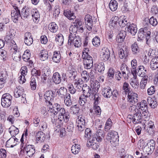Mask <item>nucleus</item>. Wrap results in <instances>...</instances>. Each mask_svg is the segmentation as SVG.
Here are the masks:
<instances>
[{"instance_id":"de8ad7c7","label":"nucleus","mask_w":158,"mask_h":158,"mask_svg":"<svg viewBox=\"0 0 158 158\" xmlns=\"http://www.w3.org/2000/svg\"><path fill=\"white\" fill-rule=\"evenodd\" d=\"M88 121L87 119H85V117L82 115H81L77 117V118L76 120V122L84 124H85Z\"/></svg>"},{"instance_id":"39448f33","label":"nucleus","mask_w":158,"mask_h":158,"mask_svg":"<svg viewBox=\"0 0 158 158\" xmlns=\"http://www.w3.org/2000/svg\"><path fill=\"white\" fill-rule=\"evenodd\" d=\"M15 98L20 97L21 102L25 103L26 102V94H24V89L22 87L19 86L16 87L14 92Z\"/></svg>"},{"instance_id":"4d7b16f0","label":"nucleus","mask_w":158,"mask_h":158,"mask_svg":"<svg viewBox=\"0 0 158 158\" xmlns=\"http://www.w3.org/2000/svg\"><path fill=\"white\" fill-rule=\"evenodd\" d=\"M9 45L10 48V50L12 51L14 50L15 51H17L18 48L14 40H11L9 41Z\"/></svg>"},{"instance_id":"393cba45","label":"nucleus","mask_w":158,"mask_h":158,"mask_svg":"<svg viewBox=\"0 0 158 158\" xmlns=\"http://www.w3.org/2000/svg\"><path fill=\"white\" fill-rule=\"evenodd\" d=\"M147 68L144 65H140L138 67V75L142 77L148 76L146 74Z\"/></svg>"},{"instance_id":"f03ea898","label":"nucleus","mask_w":158,"mask_h":158,"mask_svg":"<svg viewBox=\"0 0 158 158\" xmlns=\"http://www.w3.org/2000/svg\"><path fill=\"white\" fill-rule=\"evenodd\" d=\"M69 117V113L66 111L64 108H61L58 117L56 115H54L52 117V122L55 124L56 127L59 128L62 126L64 122L67 123L68 122Z\"/></svg>"},{"instance_id":"79ce46f5","label":"nucleus","mask_w":158,"mask_h":158,"mask_svg":"<svg viewBox=\"0 0 158 158\" xmlns=\"http://www.w3.org/2000/svg\"><path fill=\"white\" fill-rule=\"evenodd\" d=\"M132 52L133 54H137L139 52V48L136 42H135L131 46Z\"/></svg>"},{"instance_id":"f3484780","label":"nucleus","mask_w":158,"mask_h":158,"mask_svg":"<svg viewBox=\"0 0 158 158\" xmlns=\"http://www.w3.org/2000/svg\"><path fill=\"white\" fill-rule=\"evenodd\" d=\"M147 101L148 103L152 108L154 109L157 107V103L155 96H154L152 98L150 96L148 97Z\"/></svg>"},{"instance_id":"3c124183","label":"nucleus","mask_w":158,"mask_h":158,"mask_svg":"<svg viewBox=\"0 0 158 158\" xmlns=\"http://www.w3.org/2000/svg\"><path fill=\"white\" fill-rule=\"evenodd\" d=\"M96 70L101 73L103 72L105 70L104 64L103 63H99L96 67Z\"/></svg>"},{"instance_id":"aec40b11","label":"nucleus","mask_w":158,"mask_h":158,"mask_svg":"<svg viewBox=\"0 0 158 158\" xmlns=\"http://www.w3.org/2000/svg\"><path fill=\"white\" fill-rule=\"evenodd\" d=\"M31 8L25 7L23 8L21 10V18H26L31 15Z\"/></svg>"},{"instance_id":"c03bdc74","label":"nucleus","mask_w":158,"mask_h":158,"mask_svg":"<svg viewBox=\"0 0 158 158\" xmlns=\"http://www.w3.org/2000/svg\"><path fill=\"white\" fill-rule=\"evenodd\" d=\"M118 55L119 57L121 59L124 58H126L128 56V52L127 51H125L123 49H120L119 50Z\"/></svg>"},{"instance_id":"7ed1b4c3","label":"nucleus","mask_w":158,"mask_h":158,"mask_svg":"<svg viewBox=\"0 0 158 158\" xmlns=\"http://www.w3.org/2000/svg\"><path fill=\"white\" fill-rule=\"evenodd\" d=\"M68 44H73L75 47L79 48L82 44L81 38L80 36L75 35H69Z\"/></svg>"},{"instance_id":"603ef678","label":"nucleus","mask_w":158,"mask_h":158,"mask_svg":"<svg viewBox=\"0 0 158 158\" xmlns=\"http://www.w3.org/2000/svg\"><path fill=\"white\" fill-rule=\"evenodd\" d=\"M78 27L74 24L72 25L69 28V35H75L78 31Z\"/></svg>"},{"instance_id":"5fc2aeb1","label":"nucleus","mask_w":158,"mask_h":158,"mask_svg":"<svg viewBox=\"0 0 158 158\" xmlns=\"http://www.w3.org/2000/svg\"><path fill=\"white\" fill-rule=\"evenodd\" d=\"M73 81L74 85L75 87H77L78 89L79 88V87L81 88V86L80 85L83 83V81L81 79H75Z\"/></svg>"},{"instance_id":"864d4df0","label":"nucleus","mask_w":158,"mask_h":158,"mask_svg":"<svg viewBox=\"0 0 158 158\" xmlns=\"http://www.w3.org/2000/svg\"><path fill=\"white\" fill-rule=\"evenodd\" d=\"M100 42V38L98 36H96L92 40V44L95 47L99 46Z\"/></svg>"},{"instance_id":"c9c22d12","label":"nucleus","mask_w":158,"mask_h":158,"mask_svg":"<svg viewBox=\"0 0 158 158\" xmlns=\"http://www.w3.org/2000/svg\"><path fill=\"white\" fill-rule=\"evenodd\" d=\"M19 130L18 129L14 126H12L9 128V133L12 136L15 137V135L19 133Z\"/></svg>"},{"instance_id":"a19ab883","label":"nucleus","mask_w":158,"mask_h":158,"mask_svg":"<svg viewBox=\"0 0 158 158\" xmlns=\"http://www.w3.org/2000/svg\"><path fill=\"white\" fill-rule=\"evenodd\" d=\"M148 81V76L142 77L139 85L141 89H143L145 88Z\"/></svg>"},{"instance_id":"0eeeda50","label":"nucleus","mask_w":158,"mask_h":158,"mask_svg":"<svg viewBox=\"0 0 158 158\" xmlns=\"http://www.w3.org/2000/svg\"><path fill=\"white\" fill-rule=\"evenodd\" d=\"M49 106V110L48 111L52 113V117H53L54 115H56L58 112H59L61 108L60 104L58 103H54L53 104L52 103L49 105H48Z\"/></svg>"},{"instance_id":"b1692460","label":"nucleus","mask_w":158,"mask_h":158,"mask_svg":"<svg viewBox=\"0 0 158 158\" xmlns=\"http://www.w3.org/2000/svg\"><path fill=\"white\" fill-rule=\"evenodd\" d=\"M112 90L109 87L104 88L102 89V94L105 98H110L112 96Z\"/></svg>"},{"instance_id":"a878e982","label":"nucleus","mask_w":158,"mask_h":158,"mask_svg":"<svg viewBox=\"0 0 158 158\" xmlns=\"http://www.w3.org/2000/svg\"><path fill=\"white\" fill-rule=\"evenodd\" d=\"M97 141L95 140L91 139L87 141V146L90 147L94 150H96L99 147V143H97Z\"/></svg>"},{"instance_id":"680f3d73","label":"nucleus","mask_w":158,"mask_h":158,"mask_svg":"<svg viewBox=\"0 0 158 158\" xmlns=\"http://www.w3.org/2000/svg\"><path fill=\"white\" fill-rule=\"evenodd\" d=\"M30 85L32 90H35L36 87V80L33 77L31 78V80L30 82Z\"/></svg>"},{"instance_id":"ea45409f","label":"nucleus","mask_w":158,"mask_h":158,"mask_svg":"<svg viewBox=\"0 0 158 158\" xmlns=\"http://www.w3.org/2000/svg\"><path fill=\"white\" fill-rule=\"evenodd\" d=\"M109 6L110 10L114 11L117 9L118 4L116 1L114 0H111L109 4Z\"/></svg>"},{"instance_id":"6ab92c4d","label":"nucleus","mask_w":158,"mask_h":158,"mask_svg":"<svg viewBox=\"0 0 158 158\" xmlns=\"http://www.w3.org/2000/svg\"><path fill=\"white\" fill-rule=\"evenodd\" d=\"M150 67L152 70L158 69V56L153 58L150 62Z\"/></svg>"},{"instance_id":"bf43d9fd","label":"nucleus","mask_w":158,"mask_h":158,"mask_svg":"<svg viewBox=\"0 0 158 158\" xmlns=\"http://www.w3.org/2000/svg\"><path fill=\"white\" fill-rule=\"evenodd\" d=\"M148 127L149 129L148 130V132L150 134H151V131L152 132L153 130L155 128V126L154 123V122L151 121H149L148 123ZM148 130V129H147Z\"/></svg>"},{"instance_id":"2f4dec72","label":"nucleus","mask_w":158,"mask_h":158,"mask_svg":"<svg viewBox=\"0 0 158 158\" xmlns=\"http://www.w3.org/2000/svg\"><path fill=\"white\" fill-rule=\"evenodd\" d=\"M35 137L37 140L43 142L45 139V134L42 131H39L36 133Z\"/></svg>"},{"instance_id":"1a4fd4ad","label":"nucleus","mask_w":158,"mask_h":158,"mask_svg":"<svg viewBox=\"0 0 158 158\" xmlns=\"http://www.w3.org/2000/svg\"><path fill=\"white\" fill-rule=\"evenodd\" d=\"M23 149L24 152H25L27 155L30 157L32 156L35 152V147L32 145H25Z\"/></svg>"},{"instance_id":"0e129e2a","label":"nucleus","mask_w":158,"mask_h":158,"mask_svg":"<svg viewBox=\"0 0 158 158\" xmlns=\"http://www.w3.org/2000/svg\"><path fill=\"white\" fill-rule=\"evenodd\" d=\"M92 133L90 129L89 128H86L85 131V137L86 138L89 139V140H91V138H92L91 136Z\"/></svg>"},{"instance_id":"4468645a","label":"nucleus","mask_w":158,"mask_h":158,"mask_svg":"<svg viewBox=\"0 0 158 158\" xmlns=\"http://www.w3.org/2000/svg\"><path fill=\"white\" fill-rule=\"evenodd\" d=\"M31 14L33 21L35 23H38L40 18V14L38 10L36 9H32Z\"/></svg>"},{"instance_id":"20e7f679","label":"nucleus","mask_w":158,"mask_h":158,"mask_svg":"<svg viewBox=\"0 0 158 158\" xmlns=\"http://www.w3.org/2000/svg\"><path fill=\"white\" fill-rule=\"evenodd\" d=\"M107 139L110 141L113 146H116L118 141V136L117 132L114 131H109L107 135Z\"/></svg>"},{"instance_id":"473e14b6","label":"nucleus","mask_w":158,"mask_h":158,"mask_svg":"<svg viewBox=\"0 0 158 158\" xmlns=\"http://www.w3.org/2000/svg\"><path fill=\"white\" fill-rule=\"evenodd\" d=\"M139 106L140 108L139 109H140L141 111H148V103L146 100H143L141 101L139 105Z\"/></svg>"},{"instance_id":"c85d7f7f","label":"nucleus","mask_w":158,"mask_h":158,"mask_svg":"<svg viewBox=\"0 0 158 158\" xmlns=\"http://www.w3.org/2000/svg\"><path fill=\"white\" fill-rule=\"evenodd\" d=\"M52 79L53 82L56 84L60 83L61 81V78L60 74L58 72L53 73Z\"/></svg>"},{"instance_id":"4c0bfd02","label":"nucleus","mask_w":158,"mask_h":158,"mask_svg":"<svg viewBox=\"0 0 158 158\" xmlns=\"http://www.w3.org/2000/svg\"><path fill=\"white\" fill-rule=\"evenodd\" d=\"M39 56L40 59L42 61H44L48 58V52L45 50H42L39 54Z\"/></svg>"},{"instance_id":"e2e57ef3","label":"nucleus","mask_w":158,"mask_h":158,"mask_svg":"<svg viewBox=\"0 0 158 158\" xmlns=\"http://www.w3.org/2000/svg\"><path fill=\"white\" fill-rule=\"evenodd\" d=\"M156 89L155 86L152 85L147 89V94L149 95H153L156 92Z\"/></svg>"},{"instance_id":"49530a36","label":"nucleus","mask_w":158,"mask_h":158,"mask_svg":"<svg viewBox=\"0 0 158 158\" xmlns=\"http://www.w3.org/2000/svg\"><path fill=\"white\" fill-rule=\"evenodd\" d=\"M88 121L87 119H85V117L82 115H81L77 117V118L76 120V122L84 124H85Z\"/></svg>"},{"instance_id":"052dcab7","label":"nucleus","mask_w":158,"mask_h":158,"mask_svg":"<svg viewBox=\"0 0 158 158\" xmlns=\"http://www.w3.org/2000/svg\"><path fill=\"white\" fill-rule=\"evenodd\" d=\"M47 123L44 121H41L39 125V128L41 131H44L47 129Z\"/></svg>"},{"instance_id":"8fccbe9b","label":"nucleus","mask_w":158,"mask_h":158,"mask_svg":"<svg viewBox=\"0 0 158 158\" xmlns=\"http://www.w3.org/2000/svg\"><path fill=\"white\" fill-rule=\"evenodd\" d=\"M81 77L83 81L87 82L88 81L89 79V73L86 71H83L82 72L81 74Z\"/></svg>"},{"instance_id":"9b49d317","label":"nucleus","mask_w":158,"mask_h":158,"mask_svg":"<svg viewBox=\"0 0 158 158\" xmlns=\"http://www.w3.org/2000/svg\"><path fill=\"white\" fill-rule=\"evenodd\" d=\"M128 101L131 103H135L138 101V94L133 92H129L127 94Z\"/></svg>"},{"instance_id":"423d86ee","label":"nucleus","mask_w":158,"mask_h":158,"mask_svg":"<svg viewBox=\"0 0 158 158\" xmlns=\"http://www.w3.org/2000/svg\"><path fill=\"white\" fill-rule=\"evenodd\" d=\"M12 96L9 93L4 94L1 98V105L4 108L8 107L11 104Z\"/></svg>"},{"instance_id":"338daca9","label":"nucleus","mask_w":158,"mask_h":158,"mask_svg":"<svg viewBox=\"0 0 158 158\" xmlns=\"http://www.w3.org/2000/svg\"><path fill=\"white\" fill-rule=\"evenodd\" d=\"M147 145L150 148V150L154 151L155 146V141L152 139H151L150 142L147 143Z\"/></svg>"},{"instance_id":"7c9ffc66","label":"nucleus","mask_w":158,"mask_h":158,"mask_svg":"<svg viewBox=\"0 0 158 158\" xmlns=\"http://www.w3.org/2000/svg\"><path fill=\"white\" fill-rule=\"evenodd\" d=\"M89 59V60H84V68L87 69H91L93 66V58Z\"/></svg>"},{"instance_id":"c756f323","label":"nucleus","mask_w":158,"mask_h":158,"mask_svg":"<svg viewBox=\"0 0 158 158\" xmlns=\"http://www.w3.org/2000/svg\"><path fill=\"white\" fill-rule=\"evenodd\" d=\"M126 32L124 31H121L118 35L116 38L117 41L119 43L123 41L126 36Z\"/></svg>"},{"instance_id":"13d9d810","label":"nucleus","mask_w":158,"mask_h":158,"mask_svg":"<svg viewBox=\"0 0 158 158\" xmlns=\"http://www.w3.org/2000/svg\"><path fill=\"white\" fill-rule=\"evenodd\" d=\"M137 77H133L131 79L130 84L132 87H135L136 86L139 85V82L137 79Z\"/></svg>"},{"instance_id":"09e8293b","label":"nucleus","mask_w":158,"mask_h":158,"mask_svg":"<svg viewBox=\"0 0 158 158\" xmlns=\"http://www.w3.org/2000/svg\"><path fill=\"white\" fill-rule=\"evenodd\" d=\"M138 41H140L144 39V31L143 28H141L139 30L138 34Z\"/></svg>"},{"instance_id":"a211bd4d","label":"nucleus","mask_w":158,"mask_h":158,"mask_svg":"<svg viewBox=\"0 0 158 158\" xmlns=\"http://www.w3.org/2000/svg\"><path fill=\"white\" fill-rule=\"evenodd\" d=\"M24 42L27 46H30L32 44L33 39L30 32H27L25 34Z\"/></svg>"},{"instance_id":"6e6552de","label":"nucleus","mask_w":158,"mask_h":158,"mask_svg":"<svg viewBox=\"0 0 158 158\" xmlns=\"http://www.w3.org/2000/svg\"><path fill=\"white\" fill-rule=\"evenodd\" d=\"M142 120V114L140 109H137L132 117V122L134 124L141 123Z\"/></svg>"},{"instance_id":"bb28decb","label":"nucleus","mask_w":158,"mask_h":158,"mask_svg":"<svg viewBox=\"0 0 158 158\" xmlns=\"http://www.w3.org/2000/svg\"><path fill=\"white\" fill-rule=\"evenodd\" d=\"M61 56L60 51H55L54 52L52 57L53 61L56 63L60 62L61 59Z\"/></svg>"},{"instance_id":"774afa93","label":"nucleus","mask_w":158,"mask_h":158,"mask_svg":"<svg viewBox=\"0 0 158 158\" xmlns=\"http://www.w3.org/2000/svg\"><path fill=\"white\" fill-rule=\"evenodd\" d=\"M85 124H84L76 122V126L77 127V129L80 131H82L85 129Z\"/></svg>"},{"instance_id":"f257e3e1","label":"nucleus","mask_w":158,"mask_h":158,"mask_svg":"<svg viewBox=\"0 0 158 158\" xmlns=\"http://www.w3.org/2000/svg\"><path fill=\"white\" fill-rule=\"evenodd\" d=\"M98 83L96 86H95L96 85H94V87L92 88L91 86L86 84H83L82 87L83 94L86 96V97L94 99L95 100V103H97L98 98H99L98 92L100 85Z\"/></svg>"},{"instance_id":"6e6d98bb","label":"nucleus","mask_w":158,"mask_h":158,"mask_svg":"<svg viewBox=\"0 0 158 158\" xmlns=\"http://www.w3.org/2000/svg\"><path fill=\"white\" fill-rule=\"evenodd\" d=\"M99 98H98V100L97 101V103H95V100L94 103V111L96 114L98 115H100L101 112V110L100 107L97 106L98 103V101Z\"/></svg>"},{"instance_id":"a18cd8bd","label":"nucleus","mask_w":158,"mask_h":158,"mask_svg":"<svg viewBox=\"0 0 158 158\" xmlns=\"http://www.w3.org/2000/svg\"><path fill=\"white\" fill-rule=\"evenodd\" d=\"M88 98L89 97H86V96L83 94L81 96L78 100L79 104L81 106H84L87 101V98Z\"/></svg>"},{"instance_id":"69168bd1","label":"nucleus","mask_w":158,"mask_h":158,"mask_svg":"<svg viewBox=\"0 0 158 158\" xmlns=\"http://www.w3.org/2000/svg\"><path fill=\"white\" fill-rule=\"evenodd\" d=\"M30 54L29 52V50H26L24 52L23 55V58L24 61H27L30 59Z\"/></svg>"},{"instance_id":"e433bc0d","label":"nucleus","mask_w":158,"mask_h":158,"mask_svg":"<svg viewBox=\"0 0 158 158\" xmlns=\"http://www.w3.org/2000/svg\"><path fill=\"white\" fill-rule=\"evenodd\" d=\"M64 40V37L62 34H59L56 35V41L59 45H62L63 44Z\"/></svg>"},{"instance_id":"58836bf2","label":"nucleus","mask_w":158,"mask_h":158,"mask_svg":"<svg viewBox=\"0 0 158 158\" xmlns=\"http://www.w3.org/2000/svg\"><path fill=\"white\" fill-rule=\"evenodd\" d=\"M63 98L64 99V102L65 105L68 106H70L72 104V102L71 99V96L69 94H67Z\"/></svg>"},{"instance_id":"37998d69","label":"nucleus","mask_w":158,"mask_h":158,"mask_svg":"<svg viewBox=\"0 0 158 158\" xmlns=\"http://www.w3.org/2000/svg\"><path fill=\"white\" fill-rule=\"evenodd\" d=\"M80 146L77 144H74L71 147L72 152L74 154H78L80 151Z\"/></svg>"},{"instance_id":"2eb2a0df","label":"nucleus","mask_w":158,"mask_h":158,"mask_svg":"<svg viewBox=\"0 0 158 158\" xmlns=\"http://www.w3.org/2000/svg\"><path fill=\"white\" fill-rule=\"evenodd\" d=\"M127 31L130 33L132 35H134L137 31L136 25L134 23H129L126 27Z\"/></svg>"},{"instance_id":"72a5a7b5","label":"nucleus","mask_w":158,"mask_h":158,"mask_svg":"<svg viewBox=\"0 0 158 158\" xmlns=\"http://www.w3.org/2000/svg\"><path fill=\"white\" fill-rule=\"evenodd\" d=\"M64 15L69 20L74 19L76 18L74 15L73 13L69 10H65L64 12Z\"/></svg>"},{"instance_id":"f8f14e48","label":"nucleus","mask_w":158,"mask_h":158,"mask_svg":"<svg viewBox=\"0 0 158 158\" xmlns=\"http://www.w3.org/2000/svg\"><path fill=\"white\" fill-rule=\"evenodd\" d=\"M120 69L123 74V77L125 79H128L129 77V74L131 75L129 68L125 64H123L121 65Z\"/></svg>"},{"instance_id":"f704fd0d","label":"nucleus","mask_w":158,"mask_h":158,"mask_svg":"<svg viewBox=\"0 0 158 158\" xmlns=\"http://www.w3.org/2000/svg\"><path fill=\"white\" fill-rule=\"evenodd\" d=\"M48 29L51 32H56L58 29V27L55 22H52L50 23L48 25Z\"/></svg>"},{"instance_id":"9d476101","label":"nucleus","mask_w":158,"mask_h":158,"mask_svg":"<svg viewBox=\"0 0 158 158\" xmlns=\"http://www.w3.org/2000/svg\"><path fill=\"white\" fill-rule=\"evenodd\" d=\"M101 59L104 61L108 60L110 56V51L107 48L104 47L102 49V51L100 54Z\"/></svg>"},{"instance_id":"412c9836","label":"nucleus","mask_w":158,"mask_h":158,"mask_svg":"<svg viewBox=\"0 0 158 158\" xmlns=\"http://www.w3.org/2000/svg\"><path fill=\"white\" fill-rule=\"evenodd\" d=\"M18 139L16 138L11 137L6 142V146L7 147L13 148L17 145Z\"/></svg>"},{"instance_id":"4be33fe9","label":"nucleus","mask_w":158,"mask_h":158,"mask_svg":"<svg viewBox=\"0 0 158 158\" xmlns=\"http://www.w3.org/2000/svg\"><path fill=\"white\" fill-rule=\"evenodd\" d=\"M12 19L15 23H17L19 20L21 18V15L20 11H12L11 13Z\"/></svg>"},{"instance_id":"ddd939ff","label":"nucleus","mask_w":158,"mask_h":158,"mask_svg":"<svg viewBox=\"0 0 158 158\" xmlns=\"http://www.w3.org/2000/svg\"><path fill=\"white\" fill-rule=\"evenodd\" d=\"M118 19L119 18L117 16H114L111 18L109 24V27L111 29L113 30L118 29L117 23Z\"/></svg>"},{"instance_id":"5701e85b","label":"nucleus","mask_w":158,"mask_h":158,"mask_svg":"<svg viewBox=\"0 0 158 158\" xmlns=\"http://www.w3.org/2000/svg\"><path fill=\"white\" fill-rule=\"evenodd\" d=\"M104 137V135L102 131H98L93 135L92 139L95 140L98 142H101Z\"/></svg>"},{"instance_id":"dca6fc26","label":"nucleus","mask_w":158,"mask_h":158,"mask_svg":"<svg viewBox=\"0 0 158 158\" xmlns=\"http://www.w3.org/2000/svg\"><path fill=\"white\" fill-rule=\"evenodd\" d=\"M15 31L13 29H10L6 34V37L5 38V41L7 43H9V41L13 40L14 36L15 35Z\"/></svg>"},{"instance_id":"cd10ccee","label":"nucleus","mask_w":158,"mask_h":158,"mask_svg":"<svg viewBox=\"0 0 158 158\" xmlns=\"http://www.w3.org/2000/svg\"><path fill=\"white\" fill-rule=\"evenodd\" d=\"M67 89L64 87H60L58 89L57 93L58 94L59 96L61 98H63L67 94H68L67 93Z\"/></svg>"}]
</instances>
